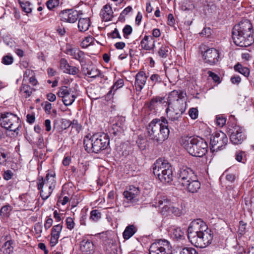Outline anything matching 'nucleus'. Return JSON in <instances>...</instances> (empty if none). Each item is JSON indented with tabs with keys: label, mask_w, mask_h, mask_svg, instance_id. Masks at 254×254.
I'll return each instance as SVG.
<instances>
[{
	"label": "nucleus",
	"mask_w": 254,
	"mask_h": 254,
	"mask_svg": "<svg viewBox=\"0 0 254 254\" xmlns=\"http://www.w3.org/2000/svg\"><path fill=\"white\" fill-rule=\"evenodd\" d=\"M208 74L209 76L212 78L214 81H215V82H220V78L217 74H215V73L211 71H209L208 72Z\"/></svg>",
	"instance_id": "61"
},
{
	"label": "nucleus",
	"mask_w": 254,
	"mask_h": 254,
	"mask_svg": "<svg viewBox=\"0 0 254 254\" xmlns=\"http://www.w3.org/2000/svg\"><path fill=\"white\" fill-rule=\"evenodd\" d=\"M226 120L223 117H216V124L220 127H223L226 123Z\"/></svg>",
	"instance_id": "57"
},
{
	"label": "nucleus",
	"mask_w": 254,
	"mask_h": 254,
	"mask_svg": "<svg viewBox=\"0 0 254 254\" xmlns=\"http://www.w3.org/2000/svg\"><path fill=\"white\" fill-rule=\"evenodd\" d=\"M80 250L82 252L90 254L94 250V245L90 240L84 239L81 242Z\"/></svg>",
	"instance_id": "28"
},
{
	"label": "nucleus",
	"mask_w": 254,
	"mask_h": 254,
	"mask_svg": "<svg viewBox=\"0 0 254 254\" xmlns=\"http://www.w3.org/2000/svg\"><path fill=\"white\" fill-rule=\"evenodd\" d=\"M179 254H198V253L193 248H184L180 251Z\"/></svg>",
	"instance_id": "42"
},
{
	"label": "nucleus",
	"mask_w": 254,
	"mask_h": 254,
	"mask_svg": "<svg viewBox=\"0 0 254 254\" xmlns=\"http://www.w3.org/2000/svg\"><path fill=\"white\" fill-rule=\"evenodd\" d=\"M60 3L59 0H48L46 3V6L47 8L50 10H52L55 7L59 6Z\"/></svg>",
	"instance_id": "40"
},
{
	"label": "nucleus",
	"mask_w": 254,
	"mask_h": 254,
	"mask_svg": "<svg viewBox=\"0 0 254 254\" xmlns=\"http://www.w3.org/2000/svg\"><path fill=\"white\" fill-rule=\"evenodd\" d=\"M189 115L192 119H196L198 117V111L196 108H191L189 111Z\"/></svg>",
	"instance_id": "55"
},
{
	"label": "nucleus",
	"mask_w": 254,
	"mask_h": 254,
	"mask_svg": "<svg viewBox=\"0 0 254 254\" xmlns=\"http://www.w3.org/2000/svg\"><path fill=\"white\" fill-rule=\"evenodd\" d=\"M94 41V39L92 37H87L85 38V39L82 42V47H86L91 44Z\"/></svg>",
	"instance_id": "56"
},
{
	"label": "nucleus",
	"mask_w": 254,
	"mask_h": 254,
	"mask_svg": "<svg viewBox=\"0 0 254 254\" xmlns=\"http://www.w3.org/2000/svg\"><path fill=\"white\" fill-rule=\"evenodd\" d=\"M234 69L236 71L239 72L246 77H248L250 74V69L246 67L243 66L241 64L239 63L237 64L234 66Z\"/></svg>",
	"instance_id": "32"
},
{
	"label": "nucleus",
	"mask_w": 254,
	"mask_h": 254,
	"mask_svg": "<svg viewBox=\"0 0 254 254\" xmlns=\"http://www.w3.org/2000/svg\"><path fill=\"white\" fill-rule=\"evenodd\" d=\"M167 118H168V121H167L165 118L161 119L164 122L163 124H165L166 126H167V128L169 130L170 129L174 130V129L177 128L179 123L181 121L182 118H178V120L174 121L173 119L171 120L169 117H167Z\"/></svg>",
	"instance_id": "31"
},
{
	"label": "nucleus",
	"mask_w": 254,
	"mask_h": 254,
	"mask_svg": "<svg viewBox=\"0 0 254 254\" xmlns=\"http://www.w3.org/2000/svg\"><path fill=\"white\" fill-rule=\"evenodd\" d=\"M157 206L161 209V212L163 215L168 212L171 206V202L166 196H162L156 202Z\"/></svg>",
	"instance_id": "22"
},
{
	"label": "nucleus",
	"mask_w": 254,
	"mask_h": 254,
	"mask_svg": "<svg viewBox=\"0 0 254 254\" xmlns=\"http://www.w3.org/2000/svg\"><path fill=\"white\" fill-rule=\"evenodd\" d=\"M19 121V118L15 114L4 113L1 115L0 124L1 127L10 131H13L17 135L19 128L21 127Z\"/></svg>",
	"instance_id": "7"
},
{
	"label": "nucleus",
	"mask_w": 254,
	"mask_h": 254,
	"mask_svg": "<svg viewBox=\"0 0 254 254\" xmlns=\"http://www.w3.org/2000/svg\"><path fill=\"white\" fill-rule=\"evenodd\" d=\"M139 194V190L133 186L130 187L128 190L124 191V195L128 203H135L138 201L137 197Z\"/></svg>",
	"instance_id": "17"
},
{
	"label": "nucleus",
	"mask_w": 254,
	"mask_h": 254,
	"mask_svg": "<svg viewBox=\"0 0 254 254\" xmlns=\"http://www.w3.org/2000/svg\"><path fill=\"white\" fill-rule=\"evenodd\" d=\"M180 142L187 151L193 156L201 157L207 152V143L201 138L187 136L182 138Z\"/></svg>",
	"instance_id": "4"
},
{
	"label": "nucleus",
	"mask_w": 254,
	"mask_h": 254,
	"mask_svg": "<svg viewBox=\"0 0 254 254\" xmlns=\"http://www.w3.org/2000/svg\"><path fill=\"white\" fill-rule=\"evenodd\" d=\"M230 140L234 144H241L246 139L243 129L239 127H235L230 135Z\"/></svg>",
	"instance_id": "16"
},
{
	"label": "nucleus",
	"mask_w": 254,
	"mask_h": 254,
	"mask_svg": "<svg viewBox=\"0 0 254 254\" xmlns=\"http://www.w3.org/2000/svg\"><path fill=\"white\" fill-rule=\"evenodd\" d=\"M7 154L5 153L4 149L0 153V165L4 164L6 161Z\"/></svg>",
	"instance_id": "59"
},
{
	"label": "nucleus",
	"mask_w": 254,
	"mask_h": 254,
	"mask_svg": "<svg viewBox=\"0 0 254 254\" xmlns=\"http://www.w3.org/2000/svg\"><path fill=\"white\" fill-rule=\"evenodd\" d=\"M21 200L23 202L24 206L28 208L33 205L35 199L33 197H32L30 195L26 194L21 196Z\"/></svg>",
	"instance_id": "33"
},
{
	"label": "nucleus",
	"mask_w": 254,
	"mask_h": 254,
	"mask_svg": "<svg viewBox=\"0 0 254 254\" xmlns=\"http://www.w3.org/2000/svg\"><path fill=\"white\" fill-rule=\"evenodd\" d=\"M147 79V76L143 71H140L136 74L134 85L137 91H141L146 83Z\"/></svg>",
	"instance_id": "20"
},
{
	"label": "nucleus",
	"mask_w": 254,
	"mask_h": 254,
	"mask_svg": "<svg viewBox=\"0 0 254 254\" xmlns=\"http://www.w3.org/2000/svg\"><path fill=\"white\" fill-rule=\"evenodd\" d=\"M101 218V213L98 210H93L90 212V219L94 221H97Z\"/></svg>",
	"instance_id": "43"
},
{
	"label": "nucleus",
	"mask_w": 254,
	"mask_h": 254,
	"mask_svg": "<svg viewBox=\"0 0 254 254\" xmlns=\"http://www.w3.org/2000/svg\"><path fill=\"white\" fill-rule=\"evenodd\" d=\"M244 154V152L242 151H237L235 154L236 160L239 162H242Z\"/></svg>",
	"instance_id": "60"
},
{
	"label": "nucleus",
	"mask_w": 254,
	"mask_h": 254,
	"mask_svg": "<svg viewBox=\"0 0 254 254\" xmlns=\"http://www.w3.org/2000/svg\"><path fill=\"white\" fill-rule=\"evenodd\" d=\"M82 71L86 75L90 78H96L99 76L100 71L93 66L82 65Z\"/></svg>",
	"instance_id": "23"
},
{
	"label": "nucleus",
	"mask_w": 254,
	"mask_h": 254,
	"mask_svg": "<svg viewBox=\"0 0 254 254\" xmlns=\"http://www.w3.org/2000/svg\"><path fill=\"white\" fill-rule=\"evenodd\" d=\"M203 57L204 61L206 63L210 65H213L218 62L219 54L216 49L210 48L204 52Z\"/></svg>",
	"instance_id": "14"
},
{
	"label": "nucleus",
	"mask_w": 254,
	"mask_h": 254,
	"mask_svg": "<svg viewBox=\"0 0 254 254\" xmlns=\"http://www.w3.org/2000/svg\"><path fill=\"white\" fill-rule=\"evenodd\" d=\"M56 181L55 174L48 173L45 179L39 178L37 187L40 190V195L43 200L48 198L55 188Z\"/></svg>",
	"instance_id": "6"
},
{
	"label": "nucleus",
	"mask_w": 254,
	"mask_h": 254,
	"mask_svg": "<svg viewBox=\"0 0 254 254\" xmlns=\"http://www.w3.org/2000/svg\"><path fill=\"white\" fill-rule=\"evenodd\" d=\"M62 127L66 129L71 126V121L68 120L63 119L62 120Z\"/></svg>",
	"instance_id": "63"
},
{
	"label": "nucleus",
	"mask_w": 254,
	"mask_h": 254,
	"mask_svg": "<svg viewBox=\"0 0 254 254\" xmlns=\"http://www.w3.org/2000/svg\"><path fill=\"white\" fill-rule=\"evenodd\" d=\"M150 80L154 83H160L162 82V78L160 76L157 74H153L150 77Z\"/></svg>",
	"instance_id": "54"
},
{
	"label": "nucleus",
	"mask_w": 254,
	"mask_h": 254,
	"mask_svg": "<svg viewBox=\"0 0 254 254\" xmlns=\"http://www.w3.org/2000/svg\"><path fill=\"white\" fill-rule=\"evenodd\" d=\"M19 3L23 11L26 13H30L32 11V9L30 7L31 3L28 1H21L19 0Z\"/></svg>",
	"instance_id": "37"
},
{
	"label": "nucleus",
	"mask_w": 254,
	"mask_h": 254,
	"mask_svg": "<svg viewBox=\"0 0 254 254\" xmlns=\"http://www.w3.org/2000/svg\"><path fill=\"white\" fill-rule=\"evenodd\" d=\"M132 31V28L131 26L126 25L123 29L124 37L127 38L128 36L131 33Z\"/></svg>",
	"instance_id": "49"
},
{
	"label": "nucleus",
	"mask_w": 254,
	"mask_h": 254,
	"mask_svg": "<svg viewBox=\"0 0 254 254\" xmlns=\"http://www.w3.org/2000/svg\"><path fill=\"white\" fill-rule=\"evenodd\" d=\"M137 231V228L134 225H128L123 233V237L125 240L130 239Z\"/></svg>",
	"instance_id": "30"
},
{
	"label": "nucleus",
	"mask_w": 254,
	"mask_h": 254,
	"mask_svg": "<svg viewBox=\"0 0 254 254\" xmlns=\"http://www.w3.org/2000/svg\"><path fill=\"white\" fill-rule=\"evenodd\" d=\"M20 91L24 93L25 97L27 98L30 96L33 90L29 85L23 84L21 87Z\"/></svg>",
	"instance_id": "39"
},
{
	"label": "nucleus",
	"mask_w": 254,
	"mask_h": 254,
	"mask_svg": "<svg viewBox=\"0 0 254 254\" xmlns=\"http://www.w3.org/2000/svg\"><path fill=\"white\" fill-rule=\"evenodd\" d=\"M13 58L9 55L4 56L2 57L1 63L5 65H9L13 63Z\"/></svg>",
	"instance_id": "44"
},
{
	"label": "nucleus",
	"mask_w": 254,
	"mask_h": 254,
	"mask_svg": "<svg viewBox=\"0 0 254 254\" xmlns=\"http://www.w3.org/2000/svg\"><path fill=\"white\" fill-rule=\"evenodd\" d=\"M43 225L42 223H37L35 225V231L36 234L38 235V237L41 236V233H42Z\"/></svg>",
	"instance_id": "52"
},
{
	"label": "nucleus",
	"mask_w": 254,
	"mask_h": 254,
	"mask_svg": "<svg viewBox=\"0 0 254 254\" xmlns=\"http://www.w3.org/2000/svg\"><path fill=\"white\" fill-rule=\"evenodd\" d=\"M12 210V207L9 204L2 206L0 210V215L2 218H7L9 216Z\"/></svg>",
	"instance_id": "34"
},
{
	"label": "nucleus",
	"mask_w": 254,
	"mask_h": 254,
	"mask_svg": "<svg viewBox=\"0 0 254 254\" xmlns=\"http://www.w3.org/2000/svg\"><path fill=\"white\" fill-rule=\"evenodd\" d=\"M91 24L89 18H80L78 22V28L80 32H85L87 31Z\"/></svg>",
	"instance_id": "29"
},
{
	"label": "nucleus",
	"mask_w": 254,
	"mask_h": 254,
	"mask_svg": "<svg viewBox=\"0 0 254 254\" xmlns=\"http://www.w3.org/2000/svg\"><path fill=\"white\" fill-rule=\"evenodd\" d=\"M164 99V98H161L159 97H157L152 99L149 102L148 107L150 109H154V107L156 106V104H157L158 103H161Z\"/></svg>",
	"instance_id": "41"
},
{
	"label": "nucleus",
	"mask_w": 254,
	"mask_h": 254,
	"mask_svg": "<svg viewBox=\"0 0 254 254\" xmlns=\"http://www.w3.org/2000/svg\"><path fill=\"white\" fill-rule=\"evenodd\" d=\"M206 224L200 219L192 221L188 229V237L190 242L207 230Z\"/></svg>",
	"instance_id": "8"
},
{
	"label": "nucleus",
	"mask_w": 254,
	"mask_h": 254,
	"mask_svg": "<svg viewBox=\"0 0 254 254\" xmlns=\"http://www.w3.org/2000/svg\"><path fill=\"white\" fill-rule=\"evenodd\" d=\"M66 228L69 230H72L74 227V223L73 220L71 217H67L66 219Z\"/></svg>",
	"instance_id": "53"
},
{
	"label": "nucleus",
	"mask_w": 254,
	"mask_h": 254,
	"mask_svg": "<svg viewBox=\"0 0 254 254\" xmlns=\"http://www.w3.org/2000/svg\"><path fill=\"white\" fill-rule=\"evenodd\" d=\"M163 122L162 120L154 119L149 123L146 127L149 139L161 144L168 138L170 130Z\"/></svg>",
	"instance_id": "3"
},
{
	"label": "nucleus",
	"mask_w": 254,
	"mask_h": 254,
	"mask_svg": "<svg viewBox=\"0 0 254 254\" xmlns=\"http://www.w3.org/2000/svg\"><path fill=\"white\" fill-rule=\"evenodd\" d=\"M62 229L63 225L61 224L54 225L51 229V236H55L60 238Z\"/></svg>",
	"instance_id": "35"
},
{
	"label": "nucleus",
	"mask_w": 254,
	"mask_h": 254,
	"mask_svg": "<svg viewBox=\"0 0 254 254\" xmlns=\"http://www.w3.org/2000/svg\"><path fill=\"white\" fill-rule=\"evenodd\" d=\"M113 10L110 5H104L100 12V15L102 19L106 21H110L112 18Z\"/></svg>",
	"instance_id": "27"
},
{
	"label": "nucleus",
	"mask_w": 254,
	"mask_h": 254,
	"mask_svg": "<svg viewBox=\"0 0 254 254\" xmlns=\"http://www.w3.org/2000/svg\"><path fill=\"white\" fill-rule=\"evenodd\" d=\"M179 183L184 186L187 185L190 181L196 179L197 177L194 172L190 168L183 167L180 169L178 173Z\"/></svg>",
	"instance_id": "11"
},
{
	"label": "nucleus",
	"mask_w": 254,
	"mask_h": 254,
	"mask_svg": "<svg viewBox=\"0 0 254 254\" xmlns=\"http://www.w3.org/2000/svg\"><path fill=\"white\" fill-rule=\"evenodd\" d=\"M186 92L181 90H174L169 93L166 112L171 120L176 121L182 118L186 109Z\"/></svg>",
	"instance_id": "1"
},
{
	"label": "nucleus",
	"mask_w": 254,
	"mask_h": 254,
	"mask_svg": "<svg viewBox=\"0 0 254 254\" xmlns=\"http://www.w3.org/2000/svg\"><path fill=\"white\" fill-rule=\"evenodd\" d=\"M53 220L51 218H47L44 224V228L46 230L49 229L52 225Z\"/></svg>",
	"instance_id": "62"
},
{
	"label": "nucleus",
	"mask_w": 254,
	"mask_h": 254,
	"mask_svg": "<svg viewBox=\"0 0 254 254\" xmlns=\"http://www.w3.org/2000/svg\"><path fill=\"white\" fill-rule=\"evenodd\" d=\"M200 183L198 180L197 177L196 179L192 180L183 186L188 191L191 193H196L200 188Z\"/></svg>",
	"instance_id": "24"
},
{
	"label": "nucleus",
	"mask_w": 254,
	"mask_h": 254,
	"mask_svg": "<svg viewBox=\"0 0 254 254\" xmlns=\"http://www.w3.org/2000/svg\"><path fill=\"white\" fill-rule=\"evenodd\" d=\"M169 243L166 240H158L152 243L149 248V254H168Z\"/></svg>",
	"instance_id": "12"
},
{
	"label": "nucleus",
	"mask_w": 254,
	"mask_h": 254,
	"mask_svg": "<svg viewBox=\"0 0 254 254\" xmlns=\"http://www.w3.org/2000/svg\"><path fill=\"white\" fill-rule=\"evenodd\" d=\"M61 19L65 22L74 23L79 18L78 12L72 9H65L60 13Z\"/></svg>",
	"instance_id": "15"
},
{
	"label": "nucleus",
	"mask_w": 254,
	"mask_h": 254,
	"mask_svg": "<svg viewBox=\"0 0 254 254\" xmlns=\"http://www.w3.org/2000/svg\"><path fill=\"white\" fill-rule=\"evenodd\" d=\"M158 179L163 183H169L173 180L172 168L166 170L162 173H158V174L155 175Z\"/></svg>",
	"instance_id": "25"
},
{
	"label": "nucleus",
	"mask_w": 254,
	"mask_h": 254,
	"mask_svg": "<svg viewBox=\"0 0 254 254\" xmlns=\"http://www.w3.org/2000/svg\"><path fill=\"white\" fill-rule=\"evenodd\" d=\"M154 39L151 36H145L142 39L140 44L141 47L145 50H150L152 49L154 45Z\"/></svg>",
	"instance_id": "26"
},
{
	"label": "nucleus",
	"mask_w": 254,
	"mask_h": 254,
	"mask_svg": "<svg viewBox=\"0 0 254 254\" xmlns=\"http://www.w3.org/2000/svg\"><path fill=\"white\" fill-rule=\"evenodd\" d=\"M58 95L62 98L63 103L66 106L71 105L76 98L73 92L66 86H62L60 88Z\"/></svg>",
	"instance_id": "13"
},
{
	"label": "nucleus",
	"mask_w": 254,
	"mask_h": 254,
	"mask_svg": "<svg viewBox=\"0 0 254 254\" xmlns=\"http://www.w3.org/2000/svg\"><path fill=\"white\" fill-rule=\"evenodd\" d=\"M228 143V138L222 131H218L213 134L210 139V149L212 152L223 149Z\"/></svg>",
	"instance_id": "9"
},
{
	"label": "nucleus",
	"mask_w": 254,
	"mask_h": 254,
	"mask_svg": "<svg viewBox=\"0 0 254 254\" xmlns=\"http://www.w3.org/2000/svg\"><path fill=\"white\" fill-rule=\"evenodd\" d=\"M170 48L168 46L162 45L158 51V55L162 58H167L169 53Z\"/></svg>",
	"instance_id": "36"
},
{
	"label": "nucleus",
	"mask_w": 254,
	"mask_h": 254,
	"mask_svg": "<svg viewBox=\"0 0 254 254\" xmlns=\"http://www.w3.org/2000/svg\"><path fill=\"white\" fill-rule=\"evenodd\" d=\"M72 128H75L77 131H79L81 129V126L78 123L77 120H73L71 122V126Z\"/></svg>",
	"instance_id": "64"
},
{
	"label": "nucleus",
	"mask_w": 254,
	"mask_h": 254,
	"mask_svg": "<svg viewBox=\"0 0 254 254\" xmlns=\"http://www.w3.org/2000/svg\"><path fill=\"white\" fill-rule=\"evenodd\" d=\"M124 84V81L122 79L118 80L112 86L111 89L109 92L108 94H114L115 91L120 88L123 86Z\"/></svg>",
	"instance_id": "38"
},
{
	"label": "nucleus",
	"mask_w": 254,
	"mask_h": 254,
	"mask_svg": "<svg viewBox=\"0 0 254 254\" xmlns=\"http://www.w3.org/2000/svg\"><path fill=\"white\" fill-rule=\"evenodd\" d=\"M108 35L109 37H111L113 39H121V36L119 33L118 30L117 28H115L112 32H111V33H109Z\"/></svg>",
	"instance_id": "58"
},
{
	"label": "nucleus",
	"mask_w": 254,
	"mask_h": 254,
	"mask_svg": "<svg viewBox=\"0 0 254 254\" xmlns=\"http://www.w3.org/2000/svg\"><path fill=\"white\" fill-rule=\"evenodd\" d=\"M173 233L177 238H181L184 235V232L179 227L174 228Z\"/></svg>",
	"instance_id": "51"
},
{
	"label": "nucleus",
	"mask_w": 254,
	"mask_h": 254,
	"mask_svg": "<svg viewBox=\"0 0 254 254\" xmlns=\"http://www.w3.org/2000/svg\"><path fill=\"white\" fill-rule=\"evenodd\" d=\"M109 138L105 133H97L90 137L85 136L84 139V147L88 152L98 153L105 150L109 145Z\"/></svg>",
	"instance_id": "5"
},
{
	"label": "nucleus",
	"mask_w": 254,
	"mask_h": 254,
	"mask_svg": "<svg viewBox=\"0 0 254 254\" xmlns=\"http://www.w3.org/2000/svg\"><path fill=\"white\" fill-rule=\"evenodd\" d=\"M69 64H68L67 60L65 59H62L60 60V68L64 72L68 67Z\"/></svg>",
	"instance_id": "47"
},
{
	"label": "nucleus",
	"mask_w": 254,
	"mask_h": 254,
	"mask_svg": "<svg viewBox=\"0 0 254 254\" xmlns=\"http://www.w3.org/2000/svg\"><path fill=\"white\" fill-rule=\"evenodd\" d=\"M79 72V69L74 66L69 65V67L64 72V73H68L72 75H75Z\"/></svg>",
	"instance_id": "50"
},
{
	"label": "nucleus",
	"mask_w": 254,
	"mask_h": 254,
	"mask_svg": "<svg viewBox=\"0 0 254 254\" xmlns=\"http://www.w3.org/2000/svg\"><path fill=\"white\" fill-rule=\"evenodd\" d=\"M172 168L170 164L167 161L161 159L156 160L153 167L154 175L158 174V173H164L166 170Z\"/></svg>",
	"instance_id": "18"
},
{
	"label": "nucleus",
	"mask_w": 254,
	"mask_h": 254,
	"mask_svg": "<svg viewBox=\"0 0 254 254\" xmlns=\"http://www.w3.org/2000/svg\"><path fill=\"white\" fill-rule=\"evenodd\" d=\"M213 238V234L211 230L208 228L190 243L196 247L204 248L211 244Z\"/></svg>",
	"instance_id": "10"
},
{
	"label": "nucleus",
	"mask_w": 254,
	"mask_h": 254,
	"mask_svg": "<svg viewBox=\"0 0 254 254\" xmlns=\"http://www.w3.org/2000/svg\"><path fill=\"white\" fill-rule=\"evenodd\" d=\"M4 240L5 242L0 248V254H10L13 250L12 247L13 242L11 240L10 235L5 236Z\"/></svg>",
	"instance_id": "21"
},
{
	"label": "nucleus",
	"mask_w": 254,
	"mask_h": 254,
	"mask_svg": "<svg viewBox=\"0 0 254 254\" xmlns=\"http://www.w3.org/2000/svg\"><path fill=\"white\" fill-rule=\"evenodd\" d=\"M195 8L194 4L190 0H186L182 8L184 10H191Z\"/></svg>",
	"instance_id": "45"
},
{
	"label": "nucleus",
	"mask_w": 254,
	"mask_h": 254,
	"mask_svg": "<svg viewBox=\"0 0 254 254\" xmlns=\"http://www.w3.org/2000/svg\"><path fill=\"white\" fill-rule=\"evenodd\" d=\"M67 55L78 61L81 64L85 62V54L77 48L67 47L66 52Z\"/></svg>",
	"instance_id": "19"
},
{
	"label": "nucleus",
	"mask_w": 254,
	"mask_h": 254,
	"mask_svg": "<svg viewBox=\"0 0 254 254\" xmlns=\"http://www.w3.org/2000/svg\"><path fill=\"white\" fill-rule=\"evenodd\" d=\"M247 223H245L243 221L239 222V227L238 229V233L242 235H244L246 232Z\"/></svg>",
	"instance_id": "48"
},
{
	"label": "nucleus",
	"mask_w": 254,
	"mask_h": 254,
	"mask_svg": "<svg viewBox=\"0 0 254 254\" xmlns=\"http://www.w3.org/2000/svg\"><path fill=\"white\" fill-rule=\"evenodd\" d=\"M232 38L234 43L240 47H248L254 42L253 25L248 20H245L233 29Z\"/></svg>",
	"instance_id": "2"
},
{
	"label": "nucleus",
	"mask_w": 254,
	"mask_h": 254,
	"mask_svg": "<svg viewBox=\"0 0 254 254\" xmlns=\"http://www.w3.org/2000/svg\"><path fill=\"white\" fill-rule=\"evenodd\" d=\"M168 212H171L173 214L177 216H180L183 213L182 209H180L179 208L175 207L173 205H171Z\"/></svg>",
	"instance_id": "46"
}]
</instances>
